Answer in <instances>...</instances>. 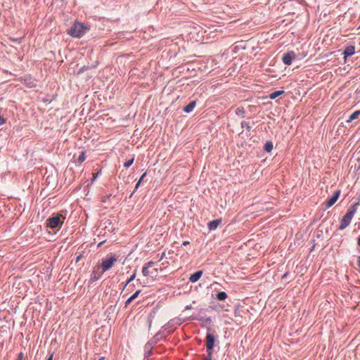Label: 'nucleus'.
I'll return each mask as SVG.
<instances>
[{
  "label": "nucleus",
  "instance_id": "6e6552de",
  "mask_svg": "<svg viewBox=\"0 0 360 360\" xmlns=\"http://www.w3.org/2000/svg\"><path fill=\"white\" fill-rule=\"evenodd\" d=\"M340 195V190H337L333 195L327 200L326 207L328 208L332 207L338 200Z\"/></svg>",
  "mask_w": 360,
  "mask_h": 360
},
{
  "label": "nucleus",
  "instance_id": "4c0bfd02",
  "mask_svg": "<svg viewBox=\"0 0 360 360\" xmlns=\"http://www.w3.org/2000/svg\"><path fill=\"white\" fill-rule=\"evenodd\" d=\"M188 244H189V242H188V241H184V242H183V245H184V246H186V245H188Z\"/></svg>",
  "mask_w": 360,
  "mask_h": 360
},
{
  "label": "nucleus",
  "instance_id": "5701e85b",
  "mask_svg": "<svg viewBox=\"0 0 360 360\" xmlns=\"http://www.w3.org/2000/svg\"><path fill=\"white\" fill-rule=\"evenodd\" d=\"M134 162V158H131V160L127 161L126 162H124V167L125 168H128Z\"/></svg>",
  "mask_w": 360,
  "mask_h": 360
},
{
  "label": "nucleus",
  "instance_id": "393cba45",
  "mask_svg": "<svg viewBox=\"0 0 360 360\" xmlns=\"http://www.w3.org/2000/svg\"><path fill=\"white\" fill-rule=\"evenodd\" d=\"M141 290H139L137 291H136L130 297L134 300H135L138 295L141 293Z\"/></svg>",
  "mask_w": 360,
  "mask_h": 360
},
{
  "label": "nucleus",
  "instance_id": "423d86ee",
  "mask_svg": "<svg viewBox=\"0 0 360 360\" xmlns=\"http://www.w3.org/2000/svg\"><path fill=\"white\" fill-rule=\"evenodd\" d=\"M103 273L104 272L101 269V267L100 265L96 266L94 268L93 271L91 274V278H90L91 281L94 282V281L98 280L102 276Z\"/></svg>",
  "mask_w": 360,
  "mask_h": 360
},
{
  "label": "nucleus",
  "instance_id": "f8f14e48",
  "mask_svg": "<svg viewBox=\"0 0 360 360\" xmlns=\"http://www.w3.org/2000/svg\"><path fill=\"white\" fill-rule=\"evenodd\" d=\"M202 271H198L190 276L189 281L191 283H195L200 279V278L202 276Z\"/></svg>",
  "mask_w": 360,
  "mask_h": 360
},
{
  "label": "nucleus",
  "instance_id": "9d476101",
  "mask_svg": "<svg viewBox=\"0 0 360 360\" xmlns=\"http://www.w3.org/2000/svg\"><path fill=\"white\" fill-rule=\"evenodd\" d=\"M355 53V47L354 46H348L344 51V58L346 59L347 57L352 56Z\"/></svg>",
  "mask_w": 360,
  "mask_h": 360
},
{
  "label": "nucleus",
  "instance_id": "1a4fd4ad",
  "mask_svg": "<svg viewBox=\"0 0 360 360\" xmlns=\"http://www.w3.org/2000/svg\"><path fill=\"white\" fill-rule=\"evenodd\" d=\"M188 320L193 321V320H198L200 321H202L206 324H210L212 322V319L210 317L205 318L200 314L198 316H191L188 318Z\"/></svg>",
  "mask_w": 360,
  "mask_h": 360
},
{
  "label": "nucleus",
  "instance_id": "cd10ccee",
  "mask_svg": "<svg viewBox=\"0 0 360 360\" xmlns=\"http://www.w3.org/2000/svg\"><path fill=\"white\" fill-rule=\"evenodd\" d=\"M132 301L133 300L131 297H129L125 302V307H127Z\"/></svg>",
  "mask_w": 360,
  "mask_h": 360
},
{
  "label": "nucleus",
  "instance_id": "412c9836",
  "mask_svg": "<svg viewBox=\"0 0 360 360\" xmlns=\"http://www.w3.org/2000/svg\"><path fill=\"white\" fill-rule=\"evenodd\" d=\"M241 127L243 128L245 127L248 131H250L252 129V127L250 126V123L245 121L241 122Z\"/></svg>",
  "mask_w": 360,
  "mask_h": 360
},
{
  "label": "nucleus",
  "instance_id": "9b49d317",
  "mask_svg": "<svg viewBox=\"0 0 360 360\" xmlns=\"http://www.w3.org/2000/svg\"><path fill=\"white\" fill-rule=\"evenodd\" d=\"M221 219H217L210 221L207 224L208 229L210 231H214L217 229L218 226L221 224Z\"/></svg>",
  "mask_w": 360,
  "mask_h": 360
},
{
  "label": "nucleus",
  "instance_id": "0eeeda50",
  "mask_svg": "<svg viewBox=\"0 0 360 360\" xmlns=\"http://www.w3.org/2000/svg\"><path fill=\"white\" fill-rule=\"evenodd\" d=\"M295 53L293 51H290L285 53L283 56V62L285 65H290L292 63L293 59L295 58Z\"/></svg>",
  "mask_w": 360,
  "mask_h": 360
},
{
  "label": "nucleus",
  "instance_id": "f704fd0d",
  "mask_svg": "<svg viewBox=\"0 0 360 360\" xmlns=\"http://www.w3.org/2000/svg\"><path fill=\"white\" fill-rule=\"evenodd\" d=\"M53 354H51L48 358L46 360H53Z\"/></svg>",
  "mask_w": 360,
  "mask_h": 360
},
{
  "label": "nucleus",
  "instance_id": "dca6fc26",
  "mask_svg": "<svg viewBox=\"0 0 360 360\" xmlns=\"http://www.w3.org/2000/svg\"><path fill=\"white\" fill-rule=\"evenodd\" d=\"M216 298L219 301H224L227 298V294L225 292H219L216 295Z\"/></svg>",
  "mask_w": 360,
  "mask_h": 360
},
{
  "label": "nucleus",
  "instance_id": "39448f33",
  "mask_svg": "<svg viewBox=\"0 0 360 360\" xmlns=\"http://www.w3.org/2000/svg\"><path fill=\"white\" fill-rule=\"evenodd\" d=\"M215 338L213 334L207 333L206 335V352H213Z\"/></svg>",
  "mask_w": 360,
  "mask_h": 360
},
{
  "label": "nucleus",
  "instance_id": "2f4dec72",
  "mask_svg": "<svg viewBox=\"0 0 360 360\" xmlns=\"http://www.w3.org/2000/svg\"><path fill=\"white\" fill-rule=\"evenodd\" d=\"M82 257V255L79 254L76 258V262H78Z\"/></svg>",
  "mask_w": 360,
  "mask_h": 360
},
{
  "label": "nucleus",
  "instance_id": "b1692460",
  "mask_svg": "<svg viewBox=\"0 0 360 360\" xmlns=\"http://www.w3.org/2000/svg\"><path fill=\"white\" fill-rule=\"evenodd\" d=\"M213 352H207V356L204 358V360H212Z\"/></svg>",
  "mask_w": 360,
  "mask_h": 360
},
{
  "label": "nucleus",
  "instance_id": "ddd939ff",
  "mask_svg": "<svg viewBox=\"0 0 360 360\" xmlns=\"http://www.w3.org/2000/svg\"><path fill=\"white\" fill-rule=\"evenodd\" d=\"M153 345L152 343L150 342H147L145 345V349L147 350L145 352V358H148L150 356L152 355L153 354Z\"/></svg>",
  "mask_w": 360,
  "mask_h": 360
},
{
  "label": "nucleus",
  "instance_id": "c756f323",
  "mask_svg": "<svg viewBox=\"0 0 360 360\" xmlns=\"http://www.w3.org/2000/svg\"><path fill=\"white\" fill-rule=\"evenodd\" d=\"M6 122V120L0 115V126Z\"/></svg>",
  "mask_w": 360,
  "mask_h": 360
},
{
  "label": "nucleus",
  "instance_id": "58836bf2",
  "mask_svg": "<svg viewBox=\"0 0 360 360\" xmlns=\"http://www.w3.org/2000/svg\"><path fill=\"white\" fill-rule=\"evenodd\" d=\"M357 264H358V266H359L360 268V256L358 257V259H357Z\"/></svg>",
  "mask_w": 360,
  "mask_h": 360
},
{
  "label": "nucleus",
  "instance_id": "e433bc0d",
  "mask_svg": "<svg viewBox=\"0 0 360 360\" xmlns=\"http://www.w3.org/2000/svg\"><path fill=\"white\" fill-rule=\"evenodd\" d=\"M191 309H192L191 305H187V306L186 307V308H185V309H186V310Z\"/></svg>",
  "mask_w": 360,
  "mask_h": 360
},
{
  "label": "nucleus",
  "instance_id": "7c9ffc66",
  "mask_svg": "<svg viewBox=\"0 0 360 360\" xmlns=\"http://www.w3.org/2000/svg\"><path fill=\"white\" fill-rule=\"evenodd\" d=\"M23 356H24L23 353H22V352H20V353L18 354V360H22V359H23Z\"/></svg>",
  "mask_w": 360,
  "mask_h": 360
},
{
  "label": "nucleus",
  "instance_id": "473e14b6",
  "mask_svg": "<svg viewBox=\"0 0 360 360\" xmlns=\"http://www.w3.org/2000/svg\"><path fill=\"white\" fill-rule=\"evenodd\" d=\"M146 172H145V173H143V174L141 175V176L140 177V179H139V181H140V182H141V181H142V180L143 179V178L146 176Z\"/></svg>",
  "mask_w": 360,
  "mask_h": 360
},
{
  "label": "nucleus",
  "instance_id": "a19ab883",
  "mask_svg": "<svg viewBox=\"0 0 360 360\" xmlns=\"http://www.w3.org/2000/svg\"><path fill=\"white\" fill-rule=\"evenodd\" d=\"M98 360H105V357L104 356H101Z\"/></svg>",
  "mask_w": 360,
  "mask_h": 360
},
{
  "label": "nucleus",
  "instance_id": "4468645a",
  "mask_svg": "<svg viewBox=\"0 0 360 360\" xmlns=\"http://www.w3.org/2000/svg\"><path fill=\"white\" fill-rule=\"evenodd\" d=\"M195 105H196V102L195 101L190 102L188 105H186L184 108V111L185 112H188V113L191 112V111H193V110L195 107Z\"/></svg>",
  "mask_w": 360,
  "mask_h": 360
},
{
  "label": "nucleus",
  "instance_id": "aec40b11",
  "mask_svg": "<svg viewBox=\"0 0 360 360\" xmlns=\"http://www.w3.org/2000/svg\"><path fill=\"white\" fill-rule=\"evenodd\" d=\"M142 274L145 276H148L150 274L149 268L147 267L146 265L143 266Z\"/></svg>",
  "mask_w": 360,
  "mask_h": 360
},
{
  "label": "nucleus",
  "instance_id": "ea45409f",
  "mask_svg": "<svg viewBox=\"0 0 360 360\" xmlns=\"http://www.w3.org/2000/svg\"><path fill=\"white\" fill-rule=\"evenodd\" d=\"M357 243H358V245L360 247V237L358 238Z\"/></svg>",
  "mask_w": 360,
  "mask_h": 360
},
{
  "label": "nucleus",
  "instance_id": "f3484780",
  "mask_svg": "<svg viewBox=\"0 0 360 360\" xmlns=\"http://www.w3.org/2000/svg\"><path fill=\"white\" fill-rule=\"evenodd\" d=\"M360 115V110H356L355 112H354L349 117V119L347 120V122H352L353 120H356V118H358L359 115Z\"/></svg>",
  "mask_w": 360,
  "mask_h": 360
},
{
  "label": "nucleus",
  "instance_id": "7ed1b4c3",
  "mask_svg": "<svg viewBox=\"0 0 360 360\" xmlns=\"http://www.w3.org/2000/svg\"><path fill=\"white\" fill-rule=\"evenodd\" d=\"M65 217L58 213L53 214L51 217L46 220L47 226L51 229L60 227L63 223Z\"/></svg>",
  "mask_w": 360,
  "mask_h": 360
},
{
  "label": "nucleus",
  "instance_id": "6ab92c4d",
  "mask_svg": "<svg viewBox=\"0 0 360 360\" xmlns=\"http://www.w3.org/2000/svg\"><path fill=\"white\" fill-rule=\"evenodd\" d=\"M273 149V143L271 141H267L264 145V150L267 152H271Z\"/></svg>",
  "mask_w": 360,
  "mask_h": 360
},
{
  "label": "nucleus",
  "instance_id": "20e7f679",
  "mask_svg": "<svg viewBox=\"0 0 360 360\" xmlns=\"http://www.w3.org/2000/svg\"><path fill=\"white\" fill-rule=\"evenodd\" d=\"M117 261V257L115 255H110L109 257L103 259L101 265L103 272L110 269Z\"/></svg>",
  "mask_w": 360,
  "mask_h": 360
},
{
  "label": "nucleus",
  "instance_id": "4be33fe9",
  "mask_svg": "<svg viewBox=\"0 0 360 360\" xmlns=\"http://www.w3.org/2000/svg\"><path fill=\"white\" fill-rule=\"evenodd\" d=\"M136 271L133 273V274L130 276V278L127 280L126 284H125V287L129 284L132 281H134L136 278Z\"/></svg>",
  "mask_w": 360,
  "mask_h": 360
},
{
  "label": "nucleus",
  "instance_id": "bb28decb",
  "mask_svg": "<svg viewBox=\"0 0 360 360\" xmlns=\"http://www.w3.org/2000/svg\"><path fill=\"white\" fill-rule=\"evenodd\" d=\"M155 264V262L150 261V262L146 263L144 265H146L148 268H150L153 266H154Z\"/></svg>",
  "mask_w": 360,
  "mask_h": 360
},
{
  "label": "nucleus",
  "instance_id": "a211bd4d",
  "mask_svg": "<svg viewBox=\"0 0 360 360\" xmlns=\"http://www.w3.org/2000/svg\"><path fill=\"white\" fill-rule=\"evenodd\" d=\"M236 114L239 116H241L242 117H244L245 114L244 108L243 107L237 108L236 110Z\"/></svg>",
  "mask_w": 360,
  "mask_h": 360
},
{
  "label": "nucleus",
  "instance_id": "f257e3e1",
  "mask_svg": "<svg viewBox=\"0 0 360 360\" xmlns=\"http://www.w3.org/2000/svg\"><path fill=\"white\" fill-rule=\"evenodd\" d=\"M359 205V202H356L352 205L347 210V213L343 216L342 219L340 221V225L339 229L340 230H343L347 228L349 224L351 223L352 219L356 213L358 206Z\"/></svg>",
  "mask_w": 360,
  "mask_h": 360
},
{
  "label": "nucleus",
  "instance_id": "79ce46f5",
  "mask_svg": "<svg viewBox=\"0 0 360 360\" xmlns=\"http://www.w3.org/2000/svg\"><path fill=\"white\" fill-rule=\"evenodd\" d=\"M359 28H360V26H359Z\"/></svg>",
  "mask_w": 360,
  "mask_h": 360
},
{
  "label": "nucleus",
  "instance_id": "a878e982",
  "mask_svg": "<svg viewBox=\"0 0 360 360\" xmlns=\"http://www.w3.org/2000/svg\"><path fill=\"white\" fill-rule=\"evenodd\" d=\"M85 159L84 153L82 152V154L78 158V162H82Z\"/></svg>",
  "mask_w": 360,
  "mask_h": 360
},
{
  "label": "nucleus",
  "instance_id": "f03ea898",
  "mask_svg": "<svg viewBox=\"0 0 360 360\" xmlns=\"http://www.w3.org/2000/svg\"><path fill=\"white\" fill-rule=\"evenodd\" d=\"M88 29V27L84 24L82 22H75L70 29L68 30V34L73 37L80 38L84 34Z\"/></svg>",
  "mask_w": 360,
  "mask_h": 360
},
{
  "label": "nucleus",
  "instance_id": "72a5a7b5",
  "mask_svg": "<svg viewBox=\"0 0 360 360\" xmlns=\"http://www.w3.org/2000/svg\"><path fill=\"white\" fill-rule=\"evenodd\" d=\"M152 274H154L155 276L157 275L158 274V269H154L153 271L151 272Z\"/></svg>",
  "mask_w": 360,
  "mask_h": 360
},
{
  "label": "nucleus",
  "instance_id": "c85d7f7f",
  "mask_svg": "<svg viewBox=\"0 0 360 360\" xmlns=\"http://www.w3.org/2000/svg\"><path fill=\"white\" fill-rule=\"evenodd\" d=\"M100 173H101V171H98V172H97L96 173L94 174L92 181H94V180H95V179L98 176V175L100 174Z\"/></svg>",
  "mask_w": 360,
  "mask_h": 360
},
{
  "label": "nucleus",
  "instance_id": "2eb2a0df",
  "mask_svg": "<svg viewBox=\"0 0 360 360\" xmlns=\"http://www.w3.org/2000/svg\"><path fill=\"white\" fill-rule=\"evenodd\" d=\"M283 94H284V91H283V90L276 91L269 94V98L271 99H275Z\"/></svg>",
  "mask_w": 360,
  "mask_h": 360
},
{
  "label": "nucleus",
  "instance_id": "c9c22d12",
  "mask_svg": "<svg viewBox=\"0 0 360 360\" xmlns=\"http://www.w3.org/2000/svg\"><path fill=\"white\" fill-rule=\"evenodd\" d=\"M140 184H141V182H140V181H139L137 182V184H136L135 190H136V189H137V188H139V186Z\"/></svg>",
  "mask_w": 360,
  "mask_h": 360
}]
</instances>
